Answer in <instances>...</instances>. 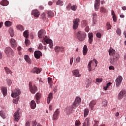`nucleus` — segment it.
<instances>
[{
	"label": "nucleus",
	"instance_id": "4",
	"mask_svg": "<svg viewBox=\"0 0 126 126\" xmlns=\"http://www.w3.org/2000/svg\"><path fill=\"white\" fill-rule=\"evenodd\" d=\"M119 58H120V55L117 54H116L115 56L111 57L110 59V63H111V64H113V65L116 64Z\"/></svg>",
	"mask_w": 126,
	"mask_h": 126
},
{
	"label": "nucleus",
	"instance_id": "62",
	"mask_svg": "<svg viewBox=\"0 0 126 126\" xmlns=\"http://www.w3.org/2000/svg\"><path fill=\"white\" fill-rule=\"evenodd\" d=\"M32 126H37V122L36 121H32Z\"/></svg>",
	"mask_w": 126,
	"mask_h": 126
},
{
	"label": "nucleus",
	"instance_id": "57",
	"mask_svg": "<svg viewBox=\"0 0 126 126\" xmlns=\"http://www.w3.org/2000/svg\"><path fill=\"white\" fill-rule=\"evenodd\" d=\"M60 52H61V53H63V52H64V47H60Z\"/></svg>",
	"mask_w": 126,
	"mask_h": 126
},
{
	"label": "nucleus",
	"instance_id": "63",
	"mask_svg": "<svg viewBox=\"0 0 126 126\" xmlns=\"http://www.w3.org/2000/svg\"><path fill=\"white\" fill-rule=\"evenodd\" d=\"M109 68L110 70H114L115 69V67L113 66H109Z\"/></svg>",
	"mask_w": 126,
	"mask_h": 126
},
{
	"label": "nucleus",
	"instance_id": "46",
	"mask_svg": "<svg viewBox=\"0 0 126 126\" xmlns=\"http://www.w3.org/2000/svg\"><path fill=\"white\" fill-rule=\"evenodd\" d=\"M106 25L107 27V30H110V29L112 28V26H111V24H110L109 22H107Z\"/></svg>",
	"mask_w": 126,
	"mask_h": 126
},
{
	"label": "nucleus",
	"instance_id": "52",
	"mask_svg": "<svg viewBox=\"0 0 126 126\" xmlns=\"http://www.w3.org/2000/svg\"><path fill=\"white\" fill-rule=\"evenodd\" d=\"M66 8L67 10H70V9L71 8V4H68V5L66 6Z\"/></svg>",
	"mask_w": 126,
	"mask_h": 126
},
{
	"label": "nucleus",
	"instance_id": "30",
	"mask_svg": "<svg viewBox=\"0 0 126 126\" xmlns=\"http://www.w3.org/2000/svg\"><path fill=\"white\" fill-rule=\"evenodd\" d=\"M4 68L6 73H7V74H12V72L11 71V70H10L9 69V68H8V67H5Z\"/></svg>",
	"mask_w": 126,
	"mask_h": 126
},
{
	"label": "nucleus",
	"instance_id": "42",
	"mask_svg": "<svg viewBox=\"0 0 126 126\" xmlns=\"http://www.w3.org/2000/svg\"><path fill=\"white\" fill-rule=\"evenodd\" d=\"M91 63H92V61H90L88 65L89 70L90 71H91L92 69V68H91Z\"/></svg>",
	"mask_w": 126,
	"mask_h": 126
},
{
	"label": "nucleus",
	"instance_id": "17",
	"mask_svg": "<svg viewBox=\"0 0 126 126\" xmlns=\"http://www.w3.org/2000/svg\"><path fill=\"white\" fill-rule=\"evenodd\" d=\"M109 54L110 57H115L116 55H119L118 53H116V51L114 49H110L109 50Z\"/></svg>",
	"mask_w": 126,
	"mask_h": 126
},
{
	"label": "nucleus",
	"instance_id": "61",
	"mask_svg": "<svg viewBox=\"0 0 126 126\" xmlns=\"http://www.w3.org/2000/svg\"><path fill=\"white\" fill-rule=\"evenodd\" d=\"M100 10H101V11H102L103 12H106V9H105V8H104L103 7L100 8Z\"/></svg>",
	"mask_w": 126,
	"mask_h": 126
},
{
	"label": "nucleus",
	"instance_id": "7",
	"mask_svg": "<svg viewBox=\"0 0 126 126\" xmlns=\"http://www.w3.org/2000/svg\"><path fill=\"white\" fill-rule=\"evenodd\" d=\"M80 22V20L79 19L77 18V19H74L73 21V29L74 30H76V29H77L78 28V25L79 23Z\"/></svg>",
	"mask_w": 126,
	"mask_h": 126
},
{
	"label": "nucleus",
	"instance_id": "26",
	"mask_svg": "<svg viewBox=\"0 0 126 126\" xmlns=\"http://www.w3.org/2000/svg\"><path fill=\"white\" fill-rule=\"evenodd\" d=\"M73 73L76 77H80V76H81V75L79 74V71L78 70L73 71Z\"/></svg>",
	"mask_w": 126,
	"mask_h": 126
},
{
	"label": "nucleus",
	"instance_id": "22",
	"mask_svg": "<svg viewBox=\"0 0 126 126\" xmlns=\"http://www.w3.org/2000/svg\"><path fill=\"white\" fill-rule=\"evenodd\" d=\"M52 99H53V93H50L48 94V96L47 97V104H50V102L52 100Z\"/></svg>",
	"mask_w": 126,
	"mask_h": 126
},
{
	"label": "nucleus",
	"instance_id": "21",
	"mask_svg": "<svg viewBox=\"0 0 126 126\" xmlns=\"http://www.w3.org/2000/svg\"><path fill=\"white\" fill-rule=\"evenodd\" d=\"M96 105V101L95 100H92L90 102L89 104V106L91 109L92 110H93V109L94 108V106Z\"/></svg>",
	"mask_w": 126,
	"mask_h": 126
},
{
	"label": "nucleus",
	"instance_id": "44",
	"mask_svg": "<svg viewBox=\"0 0 126 126\" xmlns=\"http://www.w3.org/2000/svg\"><path fill=\"white\" fill-rule=\"evenodd\" d=\"M81 125V123L80 122V121L76 120L75 122V126H80Z\"/></svg>",
	"mask_w": 126,
	"mask_h": 126
},
{
	"label": "nucleus",
	"instance_id": "58",
	"mask_svg": "<svg viewBox=\"0 0 126 126\" xmlns=\"http://www.w3.org/2000/svg\"><path fill=\"white\" fill-rule=\"evenodd\" d=\"M113 20L114 22H117V16L116 15L113 16Z\"/></svg>",
	"mask_w": 126,
	"mask_h": 126
},
{
	"label": "nucleus",
	"instance_id": "16",
	"mask_svg": "<svg viewBox=\"0 0 126 126\" xmlns=\"http://www.w3.org/2000/svg\"><path fill=\"white\" fill-rule=\"evenodd\" d=\"M32 15H34V17H39L40 15V12L37 9L32 10Z\"/></svg>",
	"mask_w": 126,
	"mask_h": 126
},
{
	"label": "nucleus",
	"instance_id": "13",
	"mask_svg": "<svg viewBox=\"0 0 126 126\" xmlns=\"http://www.w3.org/2000/svg\"><path fill=\"white\" fill-rule=\"evenodd\" d=\"M45 34L46 31L44 30H41L38 32V36L39 38H43Z\"/></svg>",
	"mask_w": 126,
	"mask_h": 126
},
{
	"label": "nucleus",
	"instance_id": "53",
	"mask_svg": "<svg viewBox=\"0 0 126 126\" xmlns=\"http://www.w3.org/2000/svg\"><path fill=\"white\" fill-rule=\"evenodd\" d=\"M96 35L97 38H101L102 37V34L100 32H97Z\"/></svg>",
	"mask_w": 126,
	"mask_h": 126
},
{
	"label": "nucleus",
	"instance_id": "3",
	"mask_svg": "<svg viewBox=\"0 0 126 126\" xmlns=\"http://www.w3.org/2000/svg\"><path fill=\"white\" fill-rule=\"evenodd\" d=\"M29 87L30 92L32 94H35L37 91L38 90V88L35 85H32V83L30 82L29 84Z\"/></svg>",
	"mask_w": 126,
	"mask_h": 126
},
{
	"label": "nucleus",
	"instance_id": "35",
	"mask_svg": "<svg viewBox=\"0 0 126 126\" xmlns=\"http://www.w3.org/2000/svg\"><path fill=\"white\" fill-rule=\"evenodd\" d=\"M17 28L20 31H24V28H23V26L21 25H17Z\"/></svg>",
	"mask_w": 126,
	"mask_h": 126
},
{
	"label": "nucleus",
	"instance_id": "56",
	"mask_svg": "<svg viewBox=\"0 0 126 126\" xmlns=\"http://www.w3.org/2000/svg\"><path fill=\"white\" fill-rule=\"evenodd\" d=\"M89 30H90L89 27L88 26H87L85 29V31L86 32H89Z\"/></svg>",
	"mask_w": 126,
	"mask_h": 126
},
{
	"label": "nucleus",
	"instance_id": "24",
	"mask_svg": "<svg viewBox=\"0 0 126 126\" xmlns=\"http://www.w3.org/2000/svg\"><path fill=\"white\" fill-rule=\"evenodd\" d=\"M1 92L3 95L4 97H5L7 95V89L5 87H3L1 89Z\"/></svg>",
	"mask_w": 126,
	"mask_h": 126
},
{
	"label": "nucleus",
	"instance_id": "38",
	"mask_svg": "<svg viewBox=\"0 0 126 126\" xmlns=\"http://www.w3.org/2000/svg\"><path fill=\"white\" fill-rule=\"evenodd\" d=\"M12 23L11 22L9 21H7L5 22V26L10 27L11 25H12Z\"/></svg>",
	"mask_w": 126,
	"mask_h": 126
},
{
	"label": "nucleus",
	"instance_id": "60",
	"mask_svg": "<svg viewBox=\"0 0 126 126\" xmlns=\"http://www.w3.org/2000/svg\"><path fill=\"white\" fill-rule=\"evenodd\" d=\"M57 91H58V87L55 86L54 88V90H53V91H54V93H56V92H57Z\"/></svg>",
	"mask_w": 126,
	"mask_h": 126
},
{
	"label": "nucleus",
	"instance_id": "8",
	"mask_svg": "<svg viewBox=\"0 0 126 126\" xmlns=\"http://www.w3.org/2000/svg\"><path fill=\"white\" fill-rule=\"evenodd\" d=\"M20 109H18L17 111L14 114V118L15 122H18L19 119H20Z\"/></svg>",
	"mask_w": 126,
	"mask_h": 126
},
{
	"label": "nucleus",
	"instance_id": "11",
	"mask_svg": "<svg viewBox=\"0 0 126 126\" xmlns=\"http://www.w3.org/2000/svg\"><path fill=\"white\" fill-rule=\"evenodd\" d=\"M122 81H123V77L119 76L115 81L116 86H119L122 83Z\"/></svg>",
	"mask_w": 126,
	"mask_h": 126
},
{
	"label": "nucleus",
	"instance_id": "50",
	"mask_svg": "<svg viewBox=\"0 0 126 126\" xmlns=\"http://www.w3.org/2000/svg\"><path fill=\"white\" fill-rule=\"evenodd\" d=\"M25 43L26 45V46H28L30 44V41L28 39H26L25 41Z\"/></svg>",
	"mask_w": 126,
	"mask_h": 126
},
{
	"label": "nucleus",
	"instance_id": "12",
	"mask_svg": "<svg viewBox=\"0 0 126 126\" xmlns=\"http://www.w3.org/2000/svg\"><path fill=\"white\" fill-rule=\"evenodd\" d=\"M126 95V91L125 90L121 91L120 93L118 94V99L119 100H122Z\"/></svg>",
	"mask_w": 126,
	"mask_h": 126
},
{
	"label": "nucleus",
	"instance_id": "27",
	"mask_svg": "<svg viewBox=\"0 0 126 126\" xmlns=\"http://www.w3.org/2000/svg\"><path fill=\"white\" fill-rule=\"evenodd\" d=\"M24 58L27 63H28L31 64V60H30V58H29V56L26 55H25Z\"/></svg>",
	"mask_w": 126,
	"mask_h": 126
},
{
	"label": "nucleus",
	"instance_id": "10",
	"mask_svg": "<svg viewBox=\"0 0 126 126\" xmlns=\"http://www.w3.org/2000/svg\"><path fill=\"white\" fill-rule=\"evenodd\" d=\"M81 102V98L79 97H77L75 98L74 103H73V105L75 106L76 108H77V107H78L79 105V103H80Z\"/></svg>",
	"mask_w": 126,
	"mask_h": 126
},
{
	"label": "nucleus",
	"instance_id": "64",
	"mask_svg": "<svg viewBox=\"0 0 126 126\" xmlns=\"http://www.w3.org/2000/svg\"><path fill=\"white\" fill-rule=\"evenodd\" d=\"M25 126H30V122H27L25 124Z\"/></svg>",
	"mask_w": 126,
	"mask_h": 126
},
{
	"label": "nucleus",
	"instance_id": "37",
	"mask_svg": "<svg viewBox=\"0 0 126 126\" xmlns=\"http://www.w3.org/2000/svg\"><path fill=\"white\" fill-rule=\"evenodd\" d=\"M0 116L2 119H5V113L3 111H0Z\"/></svg>",
	"mask_w": 126,
	"mask_h": 126
},
{
	"label": "nucleus",
	"instance_id": "5",
	"mask_svg": "<svg viewBox=\"0 0 126 126\" xmlns=\"http://www.w3.org/2000/svg\"><path fill=\"white\" fill-rule=\"evenodd\" d=\"M21 94V92L19 89H16L14 92H12L11 95L13 98H16Z\"/></svg>",
	"mask_w": 126,
	"mask_h": 126
},
{
	"label": "nucleus",
	"instance_id": "47",
	"mask_svg": "<svg viewBox=\"0 0 126 126\" xmlns=\"http://www.w3.org/2000/svg\"><path fill=\"white\" fill-rule=\"evenodd\" d=\"M100 4L99 3H94V8L95 9V10H97V9H98V8H99V5Z\"/></svg>",
	"mask_w": 126,
	"mask_h": 126
},
{
	"label": "nucleus",
	"instance_id": "54",
	"mask_svg": "<svg viewBox=\"0 0 126 126\" xmlns=\"http://www.w3.org/2000/svg\"><path fill=\"white\" fill-rule=\"evenodd\" d=\"M96 82H98V83L102 82V81H103V79H102V78H97L96 79Z\"/></svg>",
	"mask_w": 126,
	"mask_h": 126
},
{
	"label": "nucleus",
	"instance_id": "40",
	"mask_svg": "<svg viewBox=\"0 0 126 126\" xmlns=\"http://www.w3.org/2000/svg\"><path fill=\"white\" fill-rule=\"evenodd\" d=\"M40 98H41V94H40V93H37L35 94L36 100H40Z\"/></svg>",
	"mask_w": 126,
	"mask_h": 126
},
{
	"label": "nucleus",
	"instance_id": "15",
	"mask_svg": "<svg viewBox=\"0 0 126 126\" xmlns=\"http://www.w3.org/2000/svg\"><path fill=\"white\" fill-rule=\"evenodd\" d=\"M34 54V57L36 59H40V57H42V56H43L42 52H41L40 51H35Z\"/></svg>",
	"mask_w": 126,
	"mask_h": 126
},
{
	"label": "nucleus",
	"instance_id": "55",
	"mask_svg": "<svg viewBox=\"0 0 126 126\" xmlns=\"http://www.w3.org/2000/svg\"><path fill=\"white\" fill-rule=\"evenodd\" d=\"M71 8L72 10H74V11H75V10H76V5L71 6Z\"/></svg>",
	"mask_w": 126,
	"mask_h": 126
},
{
	"label": "nucleus",
	"instance_id": "14",
	"mask_svg": "<svg viewBox=\"0 0 126 126\" xmlns=\"http://www.w3.org/2000/svg\"><path fill=\"white\" fill-rule=\"evenodd\" d=\"M89 38V42L90 44H92L93 42V37H94V34L92 32H89L88 34Z\"/></svg>",
	"mask_w": 126,
	"mask_h": 126
},
{
	"label": "nucleus",
	"instance_id": "31",
	"mask_svg": "<svg viewBox=\"0 0 126 126\" xmlns=\"http://www.w3.org/2000/svg\"><path fill=\"white\" fill-rule=\"evenodd\" d=\"M88 114H89V110L88 109H85L84 112V117L86 118L88 116Z\"/></svg>",
	"mask_w": 126,
	"mask_h": 126
},
{
	"label": "nucleus",
	"instance_id": "2",
	"mask_svg": "<svg viewBox=\"0 0 126 126\" xmlns=\"http://www.w3.org/2000/svg\"><path fill=\"white\" fill-rule=\"evenodd\" d=\"M5 54H6L7 57H13L14 56V51L9 47H7L4 49Z\"/></svg>",
	"mask_w": 126,
	"mask_h": 126
},
{
	"label": "nucleus",
	"instance_id": "28",
	"mask_svg": "<svg viewBox=\"0 0 126 126\" xmlns=\"http://www.w3.org/2000/svg\"><path fill=\"white\" fill-rule=\"evenodd\" d=\"M88 51V49L87 48V46L84 45L83 47V54L84 56H86Z\"/></svg>",
	"mask_w": 126,
	"mask_h": 126
},
{
	"label": "nucleus",
	"instance_id": "19",
	"mask_svg": "<svg viewBox=\"0 0 126 126\" xmlns=\"http://www.w3.org/2000/svg\"><path fill=\"white\" fill-rule=\"evenodd\" d=\"M31 72H32V73H36V74H38V73L41 72V70H40V69H38L37 67H35L32 70Z\"/></svg>",
	"mask_w": 126,
	"mask_h": 126
},
{
	"label": "nucleus",
	"instance_id": "45",
	"mask_svg": "<svg viewBox=\"0 0 126 126\" xmlns=\"http://www.w3.org/2000/svg\"><path fill=\"white\" fill-rule=\"evenodd\" d=\"M116 33L118 34V35H119V36H121V34H122V31L120 29V28H117Z\"/></svg>",
	"mask_w": 126,
	"mask_h": 126
},
{
	"label": "nucleus",
	"instance_id": "6",
	"mask_svg": "<svg viewBox=\"0 0 126 126\" xmlns=\"http://www.w3.org/2000/svg\"><path fill=\"white\" fill-rule=\"evenodd\" d=\"M76 107L72 104V105L67 107L66 108V112L67 115H70V114H72L73 113V109H76Z\"/></svg>",
	"mask_w": 126,
	"mask_h": 126
},
{
	"label": "nucleus",
	"instance_id": "1",
	"mask_svg": "<svg viewBox=\"0 0 126 126\" xmlns=\"http://www.w3.org/2000/svg\"><path fill=\"white\" fill-rule=\"evenodd\" d=\"M76 37L79 41H84L86 38V33L84 32L79 31L76 32Z\"/></svg>",
	"mask_w": 126,
	"mask_h": 126
},
{
	"label": "nucleus",
	"instance_id": "25",
	"mask_svg": "<svg viewBox=\"0 0 126 126\" xmlns=\"http://www.w3.org/2000/svg\"><path fill=\"white\" fill-rule=\"evenodd\" d=\"M30 106L31 109H32L33 110L36 108V102L34 101V100L31 101Z\"/></svg>",
	"mask_w": 126,
	"mask_h": 126
},
{
	"label": "nucleus",
	"instance_id": "29",
	"mask_svg": "<svg viewBox=\"0 0 126 126\" xmlns=\"http://www.w3.org/2000/svg\"><path fill=\"white\" fill-rule=\"evenodd\" d=\"M44 41L43 43L45 44H48V43H49V42H51V39L50 38H48V37L47 36H45L44 37Z\"/></svg>",
	"mask_w": 126,
	"mask_h": 126
},
{
	"label": "nucleus",
	"instance_id": "34",
	"mask_svg": "<svg viewBox=\"0 0 126 126\" xmlns=\"http://www.w3.org/2000/svg\"><path fill=\"white\" fill-rule=\"evenodd\" d=\"M56 4L57 5L62 6V5H63V2L62 0H58V1L56 2Z\"/></svg>",
	"mask_w": 126,
	"mask_h": 126
},
{
	"label": "nucleus",
	"instance_id": "49",
	"mask_svg": "<svg viewBox=\"0 0 126 126\" xmlns=\"http://www.w3.org/2000/svg\"><path fill=\"white\" fill-rule=\"evenodd\" d=\"M18 101H19V97H17L15 99H14L13 103L16 104H18Z\"/></svg>",
	"mask_w": 126,
	"mask_h": 126
},
{
	"label": "nucleus",
	"instance_id": "18",
	"mask_svg": "<svg viewBox=\"0 0 126 126\" xmlns=\"http://www.w3.org/2000/svg\"><path fill=\"white\" fill-rule=\"evenodd\" d=\"M92 83V79L91 78H88L86 81V86L87 88H89V86L91 85Z\"/></svg>",
	"mask_w": 126,
	"mask_h": 126
},
{
	"label": "nucleus",
	"instance_id": "48",
	"mask_svg": "<svg viewBox=\"0 0 126 126\" xmlns=\"http://www.w3.org/2000/svg\"><path fill=\"white\" fill-rule=\"evenodd\" d=\"M47 44H49V47L50 49H53V41H52V40H51V41L49 42H48Z\"/></svg>",
	"mask_w": 126,
	"mask_h": 126
},
{
	"label": "nucleus",
	"instance_id": "32",
	"mask_svg": "<svg viewBox=\"0 0 126 126\" xmlns=\"http://www.w3.org/2000/svg\"><path fill=\"white\" fill-rule=\"evenodd\" d=\"M6 81L8 86H11V84H12V81L10 80V79H6Z\"/></svg>",
	"mask_w": 126,
	"mask_h": 126
},
{
	"label": "nucleus",
	"instance_id": "39",
	"mask_svg": "<svg viewBox=\"0 0 126 126\" xmlns=\"http://www.w3.org/2000/svg\"><path fill=\"white\" fill-rule=\"evenodd\" d=\"M24 36L25 38H28L29 34H28V31H25L23 33Z\"/></svg>",
	"mask_w": 126,
	"mask_h": 126
},
{
	"label": "nucleus",
	"instance_id": "41",
	"mask_svg": "<svg viewBox=\"0 0 126 126\" xmlns=\"http://www.w3.org/2000/svg\"><path fill=\"white\" fill-rule=\"evenodd\" d=\"M85 121L87 123V126H90V118H87L86 119Z\"/></svg>",
	"mask_w": 126,
	"mask_h": 126
},
{
	"label": "nucleus",
	"instance_id": "36",
	"mask_svg": "<svg viewBox=\"0 0 126 126\" xmlns=\"http://www.w3.org/2000/svg\"><path fill=\"white\" fill-rule=\"evenodd\" d=\"M48 83H49V85L52 87L53 86V80H52L51 78H48Z\"/></svg>",
	"mask_w": 126,
	"mask_h": 126
},
{
	"label": "nucleus",
	"instance_id": "51",
	"mask_svg": "<svg viewBox=\"0 0 126 126\" xmlns=\"http://www.w3.org/2000/svg\"><path fill=\"white\" fill-rule=\"evenodd\" d=\"M82 25L84 27H85V26H86V25H87V23L86 22V21H83L82 22Z\"/></svg>",
	"mask_w": 126,
	"mask_h": 126
},
{
	"label": "nucleus",
	"instance_id": "59",
	"mask_svg": "<svg viewBox=\"0 0 126 126\" xmlns=\"http://www.w3.org/2000/svg\"><path fill=\"white\" fill-rule=\"evenodd\" d=\"M102 104V106H103V107H106V106H107V101L106 100L103 101Z\"/></svg>",
	"mask_w": 126,
	"mask_h": 126
},
{
	"label": "nucleus",
	"instance_id": "43",
	"mask_svg": "<svg viewBox=\"0 0 126 126\" xmlns=\"http://www.w3.org/2000/svg\"><path fill=\"white\" fill-rule=\"evenodd\" d=\"M61 50V47L60 46H56L55 47V51L56 53H59V52H60Z\"/></svg>",
	"mask_w": 126,
	"mask_h": 126
},
{
	"label": "nucleus",
	"instance_id": "20",
	"mask_svg": "<svg viewBox=\"0 0 126 126\" xmlns=\"http://www.w3.org/2000/svg\"><path fill=\"white\" fill-rule=\"evenodd\" d=\"M10 42H11V47L14 48H16V41H15V40L13 38H11Z\"/></svg>",
	"mask_w": 126,
	"mask_h": 126
},
{
	"label": "nucleus",
	"instance_id": "23",
	"mask_svg": "<svg viewBox=\"0 0 126 126\" xmlns=\"http://www.w3.org/2000/svg\"><path fill=\"white\" fill-rule=\"evenodd\" d=\"M8 1L6 0H2L0 2V4L3 6H6L7 5H8Z\"/></svg>",
	"mask_w": 126,
	"mask_h": 126
},
{
	"label": "nucleus",
	"instance_id": "9",
	"mask_svg": "<svg viewBox=\"0 0 126 126\" xmlns=\"http://www.w3.org/2000/svg\"><path fill=\"white\" fill-rule=\"evenodd\" d=\"M60 110L59 109H57L53 114L52 120H53L54 121H57L58 119H59V116H60Z\"/></svg>",
	"mask_w": 126,
	"mask_h": 126
},
{
	"label": "nucleus",
	"instance_id": "33",
	"mask_svg": "<svg viewBox=\"0 0 126 126\" xmlns=\"http://www.w3.org/2000/svg\"><path fill=\"white\" fill-rule=\"evenodd\" d=\"M48 15L50 18L54 17V16H55V13H54V12L52 11H49L48 12Z\"/></svg>",
	"mask_w": 126,
	"mask_h": 126
}]
</instances>
